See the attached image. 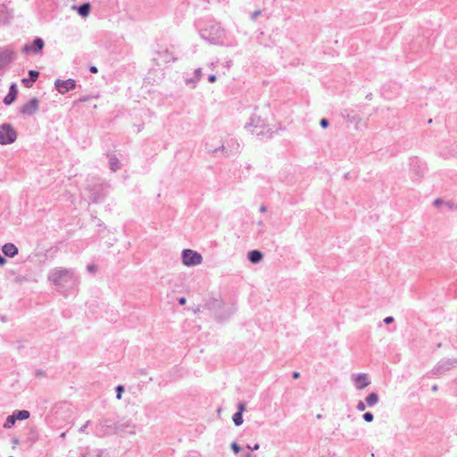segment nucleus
Instances as JSON below:
<instances>
[{
    "label": "nucleus",
    "mask_w": 457,
    "mask_h": 457,
    "mask_svg": "<svg viewBox=\"0 0 457 457\" xmlns=\"http://www.w3.org/2000/svg\"><path fill=\"white\" fill-rule=\"evenodd\" d=\"M253 119H251V122L245 125V129H250L253 126Z\"/></svg>",
    "instance_id": "de8ad7c7"
},
{
    "label": "nucleus",
    "mask_w": 457,
    "mask_h": 457,
    "mask_svg": "<svg viewBox=\"0 0 457 457\" xmlns=\"http://www.w3.org/2000/svg\"><path fill=\"white\" fill-rule=\"evenodd\" d=\"M17 131L10 123L0 125V145H10L17 139Z\"/></svg>",
    "instance_id": "423d86ee"
},
{
    "label": "nucleus",
    "mask_w": 457,
    "mask_h": 457,
    "mask_svg": "<svg viewBox=\"0 0 457 457\" xmlns=\"http://www.w3.org/2000/svg\"><path fill=\"white\" fill-rule=\"evenodd\" d=\"M2 251L4 254L7 257H14L16 254H18V248L15 245L12 243H6L3 245Z\"/></svg>",
    "instance_id": "a211bd4d"
},
{
    "label": "nucleus",
    "mask_w": 457,
    "mask_h": 457,
    "mask_svg": "<svg viewBox=\"0 0 457 457\" xmlns=\"http://www.w3.org/2000/svg\"><path fill=\"white\" fill-rule=\"evenodd\" d=\"M87 100H88V96H84V97L79 99V102H86Z\"/></svg>",
    "instance_id": "603ef678"
},
{
    "label": "nucleus",
    "mask_w": 457,
    "mask_h": 457,
    "mask_svg": "<svg viewBox=\"0 0 457 457\" xmlns=\"http://www.w3.org/2000/svg\"><path fill=\"white\" fill-rule=\"evenodd\" d=\"M258 225H259V226H262V225H263V222H262V221H259V222H258Z\"/></svg>",
    "instance_id": "4d7b16f0"
},
{
    "label": "nucleus",
    "mask_w": 457,
    "mask_h": 457,
    "mask_svg": "<svg viewBox=\"0 0 457 457\" xmlns=\"http://www.w3.org/2000/svg\"><path fill=\"white\" fill-rule=\"evenodd\" d=\"M322 418V415L321 414H318L317 415V419H321Z\"/></svg>",
    "instance_id": "6e6d98bb"
},
{
    "label": "nucleus",
    "mask_w": 457,
    "mask_h": 457,
    "mask_svg": "<svg viewBox=\"0 0 457 457\" xmlns=\"http://www.w3.org/2000/svg\"><path fill=\"white\" fill-rule=\"evenodd\" d=\"M356 409L359 411H363L366 409V404L362 401H360L356 405Z\"/></svg>",
    "instance_id": "c756f323"
},
{
    "label": "nucleus",
    "mask_w": 457,
    "mask_h": 457,
    "mask_svg": "<svg viewBox=\"0 0 457 457\" xmlns=\"http://www.w3.org/2000/svg\"><path fill=\"white\" fill-rule=\"evenodd\" d=\"M230 447L235 453H238L241 451V447L237 442H233Z\"/></svg>",
    "instance_id": "cd10ccee"
},
{
    "label": "nucleus",
    "mask_w": 457,
    "mask_h": 457,
    "mask_svg": "<svg viewBox=\"0 0 457 457\" xmlns=\"http://www.w3.org/2000/svg\"><path fill=\"white\" fill-rule=\"evenodd\" d=\"M76 80L73 79H68L66 80L58 79L54 81V87L56 90L62 95H64L69 91L74 89L76 87Z\"/></svg>",
    "instance_id": "ddd939ff"
},
{
    "label": "nucleus",
    "mask_w": 457,
    "mask_h": 457,
    "mask_svg": "<svg viewBox=\"0 0 457 457\" xmlns=\"http://www.w3.org/2000/svg\"><path fill=\"white\" fill-rule=\"evenodd\" d=\"M39 77V71L30 70L29 71V78H24L21 79V83L25 87H31L33 83L38 79Z\"/></svg>",
    "instance_id": "dca6fc26"
},
{
    "label": "nucleus",
    "mask_w": 457,
    "mask_h": 457,
    "mask_svg": "<svg viewBox=\"0 0 457 457\" xmlns=\"http://www.w3.org/2000/svg\"><path fill=\"white\" fill-rule=\"evenodd\" d=\"M195 75L196 79L199 80L202 76V69L201 68L196 69L195 71Z\"/></svg>",
    "instance_id": "473e14b6"
},
{
    "label": "nucleus",
    "mask_w": 457,
    "mask_h": 457,
    "mask_svg": "<svg viewBox=\"0 0 457 457\" xmlns=\"http://www.w3.org/2000/svg\"><path fill=\"white\" fill-rule=\"evenodd\" d=\"M247 257L252 263L256 264L262 260L263 254L259 250H252L248 253Z\"/></svg>",
    "instance_id": "aec40b11"
},
{
    "label": "nucleus",
    "mask_w": 457,
    "mask_h": 457,
    "mask_svg": "<svg viewBox=\"0 0 457 457\" xmlns=\"http://www.w3.org/2000/svg\"><path fill=\"white\" fill-rule=\"evenodd\" d=\"M347 120L351 122L353 121H360V118L356 116L350 117V115L347 116Z\"/></svg>",
    "instance_id": "c9c22d12"
},
{
    "label": "nucleus",
    "mask_w": 457,
    "mask_h": 457,
    "mask_svg": "<svg viewBox=\"0 0 457 457\" xmlns=\"http://www.w3.org/2000/svg\"><path fill=\"white\" fill-rule=\"evenodd\" d=\"M9 457H13V456H9Z\"/></svg>",
    "instance_id": "bf43d9fd"
},
{
    "label": "nucleus",
    "mask_w": 457,
    "mask_h": 457,
    "mask_svg": "<svg viewBox=\"0 0 457 457\" xmlns=\"http://www.w3.org/2000/svg\"><path fill=\"white\" fill-rule=\"evenodd\" d=\"M355 386L357 389H363L370 384L368 377L365 373H359L354 378Z\"/></svg>",
    "instance_id": "f3484780"
},
{
    "label": "nucleus",
    "mask_w": 457,
    "mask_h": 457,
    "mask_svg": "<svg viewBox=\"0 0 457 457\" xmlns=\"http://www.w3.org/2000/svg\"><path fill=\"white\" fill-rule=\"evenodd\" d=\"M320 125L322 129H327L329 125L328 120L323 118L320 120Z\"/></svg>",
    "instance_id": "c85d7f7f"
},
{
    "label": "nucleus",
    "mask_w": 457,
    "mask_h": 457,
    "mask_svg": "<svg viewBox=\"0 0 457 457\" xmlns=\"http://www.w3.org/2000/svg\"><path fill=\"white\" fill-rule=\"evenodd\" d=\"M12 443L16 445L19 443V440L17 438H13Z\"/></svg>",
    "instance_id": "5fc2aeb1"
},
{
    "label": "nucleus",
    "mask_w": 457,
    "mask_h": 457,
    "mask_svg": "<svg viewBox=\"0 0 457 457\" xmlns=\"http://www.w3.org/2000/svg\"><path fill=\"white\" fill-rule=\"evenodd\" d=\"M363 420L370 423L372 422L374 420V415L370 411H367L362 415Z\"/></svg>",
    "instance_id": "a878e982"
},
{
    "label": "nucleus",
    "mask_w": 457,
    "mask_h": 457,
    "mask_svg": "<svg viewBox=\"0 0 457 457\" xmlns=\"http://www.w3.org/2000/svg\"><path fill=\"white\" fill-rule=\"evenodd\" d=\"M204 308L212 312L218 320H224L230 317L232 312L225 310L224 303L219 298H209Z\"/></svg>",
    "instance_id": "f03ea898"
},
{
    "label": "nucleus",
    "mask_w": 457,
    "mask_h": 457,
    "mask_svg": "<svg viewBox=\"0 0 457 457\" xmlns=\"http://www.w3.org/2000/svg\"><path fill=\"white\" fill-rule=\"evenodd\" d=\"M366 404L370 407L374 406L378 402V395L376 393H370L368 395V396L365 398Z\"/></svg>",
    "instance_id": "5701e85b"
},
{
    "label": "nucleus",
    "mask_w": 457,
    "mask_h": 457,
    "mask_svg": "<svg viewBox=\"0 0 457 457\" xmlns=\"http://www.w3.org/2000/svg\"><path fill=\"white\" fill-rule=\"evenodd\" d=\"M442 204H443L442 199L437 198L434 201V205H436V206H440Z\"/></svg>",
    "instance_id": "58836bf2"
},
{
    "label": "nucleus",
    "mask_w": 457,
    "mask_h": 457,
    "mask_svg": "<svg viewBox=\"0 0 457 457\" xmlns=\"http://www.w3.org/2000/svg\"><path fill=\"white\" fill-rule=\"evenodd\" d=\"M44 375H45V372L43 370H36V376L37 377H42Z\"/></svg>",
    "instance_id": "79ce46f5"
},
{
    "label": "nucleus",
    "mask_w": 457,
    "mask_h": 457,
    "mask_svg": "<svg viewBox=\"0 0 457 457\" xmlns=\"http://www.w3.org/2000/svg\"><path fill=\"white\" fill-rule=\"evenodd\" d=\"M77 9V12L78 13L85 18V17H87L89 12H90V10H91V4L89 3H84L80 5H79L78 7H75Z\"/></svg>",
    "instance_id": "412c9836"
},
{
    "label": "nucleus",
    "mask_w": 457,
    "mask_h": 457,
    "mask_svg": "<svg viewBox=\"0 0 457 457\" xmlns=\"http://www.w3.org/2000/svg\"><path fill=\"white\" fill-rule=\"evenodd\" d=\"M45 46V42L41 37H36L31 44H26L21 48L23 54L33 53L35 54H40Z\"/></svg>",
    "instance_id": "f8f14e48"
},
{
    "label": "nucleus",
    "mask_w": 457,
    "mask_h": 457,
    "mask_svg": "<svg viewBox=\"0 0 457 457\" xmlns=\"http://www.w3.org/2000/svg\"><path fill=\"white\" fill-rule=\"evenodd\" d=\"M232 420L235 424V426L238 427L240 425L243 424V414L240 413V412H236L234 413L233 417H232Z\"/></svg>",
    "instance_id": "b1692460"
},
{
    "label": "nucleus",
    "mask_w": 457,
    "mask_h": 457,
    "mask_svg": "<svg viewBox=\"0 0 457 457\" xmlns=\"http://www.w3.org/2000/svg\"><path fill=\"white\" fill-rule=\"evenodd\" d=\"M393 321H394V318H393L392 316H388V317H386V318L384 319V322H385L386 324H390V323H392Z\"/></svg>",
    "instance_id": "e433bc0d"
},
{
    "label": "nucleus",
    "mask_w": 457,
    "mask_h": 457,
    "mask_svg": "<svg viewBox=\"0 0 457 457\" xmlns=\"http://www.w3.org/2000/svg\"><path fill=\"white\" fill-rule=\"evenodd\" d=\"M95 269H96V267H95L94 265H88V266H87V270H88L90 272L94 271V270H95Z\"/></svg>",
    "instance_id": "09e8293b"
},
{
    "label": "nucleus",
    "mask_w": 457,
    "mask_h": 457,
    "mask_svg": "<svg viewBox=\"0 0 457 457\" xmlns=\"http://www.w3.org/2000/svg\"><path fill=\"white\" fill-rule=\"evenodd\" d=\"M292 378H293L294 379H297V378H300V372H298V371H294V372L292 373Z\"/></svg>",
    "instance_id": "ea45409f"
},
{
    "label": "nucleus",
    "mask_w": 457,
    "mask_h": 457,
    "mask_svg": "<svg viewBox=\"0 0 457 457\" xmlns=\"http://www.w3.org/2000/svg\"><path fill=\"white\" fill-rule=\"evenodd\" d=\"M15 417L13 414L9 415L7 419L5 420V422L4 424V428H11L15 424Z\"/></svg>",
    "instance_id": "393cba45"
},
{
    "label": "nucleus",
    "mask_w": 457,
    "mask_h": 457,
    "mask_svg": "<svg viewBox=\"0 0 457 457\" xmlns=\"http://www.w3.org/2000/svg\"><path fill=\"white\" fill-rule=\"evenodd\" d=\"M216 80H217V77H216V75H214V74H211V75H209V77H208V81H209L210 83H214Z\"/></svg>",
    "instance_id": "f704fd0d"
},
{
    "label": "nucleus",
    "mask_w": 457,
    "mask_h": 457,
    "mask_svg": "<svg viewBox=\"0 0 457 457\" xmlns=\"http://www.w3.org/2000/svg\"><path fill=\"white\" fill-rule=\"evenodd\" d=\"M220 150H222L225 153V156H229L230 154L240 152V144L237 139L231 138L227 142V145H221L220 146L213 149L212 153L215 154Z\"/></svg>",
    "instance_id": "9d476101"
},
{
    "label": "nucleus",
    "mask_w": 457,
    "mask_h": 457,
    "mask_svg": "<svg viewBox=\"0 0 457 457\" xmlns=\"http://www.w3.org/2000/svg\"><path fill=\"white\" fill-rule=\"evenodd\" d=\"M247 448L252 450V451H256L260 448V445L259 444H255L254 445H247Z\"/></svg>",
    "instance_id": "4c0bfd02"
},
{
    "label": "nucleus",
    "mask_w": 457,
    "mask_h": 457,
    "mask_svg": "<svg viewBox=\"0 0 457 457\" xmlns=\"http://www.w3.org/2000/svg\"><path fill=\"white\" fill-rule=\"evenodd\" d=\"M89 71H90L91 73H97L98 72V69L96 66H91L89 68Z\"/></svg>",
    "instance_id": "a19ab883"
},
{
    "label": "nucleus",
    "mask_w": 457,
    "mask_h": 457,
    "mask_svg": "<svg viewBox=\"0 0 457 457\" xmlns=\"http://www.w3.org/2000/svg\"><path fill=\"white\" fill-rule=\"evenodd\" d=\"M115 391H116L117 399H121L122 394L124 392V386L121 385H119L116 386Z\"/></svg>",
    "instance_id": "bb28decb"
},
{
    "label": "nucleus",
    "mask_w": 457,
    "mask_h": 457,
    "mask_svg": "<svg viewBox=\"0 0 457 457\" xmlns=\"http://www.w3.org/2000/svg\"><path fill=\"white\" fill-rule=\"evenodd\" d=\"M107 157L109 158V168L112 171L115 172L120 169V162L115 154L107 153Z\"/></svg>",
    "instance_id": "6ab92c4d"
},
{
    "label": "nucleus",
    "mask_w": 457,
    "mask_h": 457,
    "mask_svg": "<svg viewBox=\"0 0 457 457\" xmlns=\"http://www.w3.org/2000/svg\"><path fill=\"white\" fill-rule=\"evenodd\" d=\"M245 410V403H239L237 404V412H240V413L243 414Z\"/></svg>",
    "instance_id": "7c9ffc66"
},
{
    "label": "nucleus",
    "mask_w": 457,
    "mask_h": 457,
    "mask_svg": "<svg viewBox=\"0 0 457 457\" xmlns=\"http://www.w3.org/2000/svg\"><path fill=\"white\" fill-rule=\"evenodd\" d=\"M136 424L130 420L125 422H116V435H134L136 434Z\"/></svg>",
    "instance_id": "4468645a"
},
{
    "label": "nucleus",
    "mask_w": 457,
    "mask_h": 457,
    "mask_svg": "<svg viewBox=\"0 0 457 457\" xmlns=\"http://www.w3.org/2000/svg\"><path fill=\"white\" fill-rule=\"evenodd\" d=\"M266 210H267V208H266V206H265V205L262 204V205L260 206V212H266Z\"/></svg>",
    "instance_id": "49530a36"
},
{
    "label": "nucleus",
    "mask_w": 457,
    "mask_h": 457,
    "mask_svg": "<svg viewBox=\"0 0 457 457\" xmlns=\"http://www.w3.org/2000/svg\"><path fill=\"white\" fill-rule=\"evenodd\" d=\"M64 436H65V433L63 432L61 434V437H64Z\"/></svg>",
    "instance_id": "13d9d810"
},
{
    "label": "nucleus",
    "mask_w": 457,
    "mask_h": 457,
    "mask_svg": "<svg viewBox=\"0 0 457 457\" xmlns=\"http://www.w3.org/2000/svg\"><path fill=\"white\" fill-rule=\"evenodd\" d=\"M457 365V359H446L440 361L431 370L433 375H442Z\"/></svg>",
    "instance_id": "1a4fd4ad"
},
{
    "label": "nucleus",
    "mask_w": 457,
    "mask_h": 457,
    "mask_svg": "<svg viewBox=\"0 0 457 457\" xmlns=\"http://www.w3.org/2000/svg\"><path fill=\"white\" fill-rule=\"evenodd\" d=\"M201 36L211 44H223L225 31L220 25L213 24L204 29Z\"/></svg>",
    "instance_id": "20e7f679"
},
{
    "label": "nucleus",
    "mask_w": 457,
    "mask_h": 457,
    "mask_svg": "<svg viewBox=\"0 0 457 457\" xmlns=\"http://www.w3.org/2000/svg\"><path fill=\"white\" fill-rule=\"evenodd\" d=\"M47 279L56 287L57 290L66 292L78 287L79 283V277L74 270L57 267L51 270Z\"/></svg>",
    "instance_id": "f257e3e1"
},
{
    "label": "nucleus",
    "mask_w": 457,
    "mask_h": 457,
    "mask_svg": "<svg viewBox=\"0 0 457 457\" xmlns=\"http://www.w3.org/2000/svg\"><path fill=\"white\" fill-rule=\"evenodd\" d=\"M244 457H256V455H254V454H253L251 453H247L245 454Z\"/></svg>",
    "instance_id": "8fccbe9b"
},
{
    "label": "nucleus",
    "mask_w": 457,
    "mask_h": 457,
    "mask_svg": "<svg viewBox=\"0 0 457 457\" xmlns=\"http://www.w3.org/2000/svg\"><path fill=\"white\" fill-rule=\"evenodd\" d=\"M39 108V100L37 97H32L29 102L21 105L19 112L22 115L32 116Z\"/></svg>",
    "instance_id": "9b49d317"
},
{
    "label": "nucleus",
    "mask_w": 457,
    "mask_h": 457,
    "mask_svg": "<svg viewBox=\"0 0 457 457\" xmlns=\"http://www.w3.org/2000/svg\"><path fill=\"white\" fill-rule=\"evenodd\" d=\"M90 423V420H87L79 429V433H84L86 431V428L88 427Z\"/></svg>",
    "instance_id": "2f4dec72"
},
{
    "label": "nucleus",
    "mask_w": 457,
    "mask_h": 457,
    "mask_svg": "<svg viewBox=\"0 0 457 457\" xmlns=\"http://www.w3.org/2000/svg\"><path fill=\"white\" fill-rule=\"evenodd\" d=\"M15 280H16L17 282H19V283H22L23 281H25V280H26V278H25V277H17V278H15Z\"/></svg>",
    "instance_id": "c03bdc74"
},
{
    "label": "nucleus",
    "mask_w": 457,
    "mask_h": 457,
    "mask_svg": "<svg viewBox=\"0 0 457 457\" xmlns=\"http://www.w3.org/2000/svg\"><path fill=\"white\" fill-rule=\"evenodd\" d=\"M261 14V11L260 10H256L254 11L252 15H251V18L252 20H255L259 15Z\"/></svg>",
    "instance_id": "72a5a7b5"
},
{
    "label": "nucleus",
    "mask_w": 457,
    "mask_h": 457,
    "mask_svg": "<svg viewBox=\"0 0 457 457\" xmlns=\"http://www.w3.org/2000/svg\"><path fill=\"white\" fill-rule=\"evenodd\" d=\"M182 262L186 266L199 265L203 262V256L196 251L184 249L181 253Z\"/></svg>",
    "instance_id": "0eeeda50"
},
{
    "label": "nucleus",
    "mask_w": 457,
    "mask_h": 457,
    "mask_svg": "<svg viewBox=\"0 0 457 457\" xmlns=\"http://www.w3.org/2000/svg\"><path fill=\"white\" fill-rule=\"evenodd\" d=\"M138 373H139L140 375H145V374H146V371H145V370L142 369V370H138Z\"/></svg>",
    "instance_id": "3c124183"
},
{
    "label": "nucleus",
    "mask_w": 457,
    "mask_h": 457,
    "mask_svg": "<svg viewBox=\"0 0 457 457\" xmlns=\"http://www.w3.org/2000/svg\"><path fill=\"white\" fill-rule=\"evenodd\" d=\"M16 420H25L29 418V411L27 410H17L12 412Z\"/></svg>",
    "instance_id": "4be33fe9"
},
{
    "label": "nucleus",
    "mask_w": 457,
    "mask_h": 457,
    "mask_svg": "<svg viewBox=\"0 0 457 457\" xmlns=\"http://www.w3.org/2000/svg\"><path fill=\"white\" fill-rule=\"evenodd\" d=\"M109 185L98 179L87 184V189L89 192V199L92 203L97 204L103 201L108 193Z\"/></svg>",
    "instance_id": "7ed1b4c3"
},
{
    "label": "nucleus",
    "mask_w": 457,
    "mask_h": 457,
    "mask_svg": "<svg viewBox=\"0 0 457 457\" xmlns=\"http://www.w3.org/2000/svg\"><path fill=\"white\" fill-rule=\"evenodd\" d=\"M96 435L98 437L116 435V422H112L109 419L100 420L96 427Z\"/></svg>",
    "instance_id": "39448f33"
},
{
    "label": "nucleus",
    "mask_w": 457,
    "mask_h": 457,
    "mask_svg": "<svg viewBox=\"0 0 457 457\" xmlns=\"http://www.w3.org/2000/svg\"><path fill=\"white\" fill-rule=\"evenodd\" d=\"M17 95H18L17 85L15 83H12L9 87L8 94L4 98V101H3L4 104L5 105L12 104L16 100Z\"/></svg>",
    "instance_id": "2eb2a0df"
},
{
    "label": "nucleus",
    "mask_w": 457,
    "mask_h": 457,
    "mask_svg": "<svg viewBox=\"0 0 457 457\" xmlns=\"http://www.w3.org/2000/svg\"><path fill=\"white\" fill-rule=\"evenodd\" d=\"M16 59V54L9 47L0 48V73Z\"/></svg>",
    "instance_id": "6e6552de"
},
{
    "label": "nucleus",
    "mask_w": 457,
    "mask_h": 457,
    "mask_svg": "<svg viewBox=\"0 0 457 457\" xmlns=\"http://www.w3.org/2000/svg\"><path fill=\"white\" fill-rule=\"evenodd\" d=\"M5 262L6 259L4 258V256L0 255V266H3L4 264H5Z\"/></svg>",
    "instance_id": "37998d69"
},
{
    "label": "nucleus",
    "mask_w": 457,
    "mask_h": 457,
    "mask_svg": "<svg viewBox=\"0 0 457 457\" xmlns=\"http://www.w3.org/2000/svg\"><path fill=\"white\" fill-rule=\"evenodd\" d=\"M432 391L436 392L438 389V386L436 385L432 386L431 387Z\"/></svg>",
    "instance_id": "864d4df0"
},
{
    "label": "nucleus",
    "mask_w": 457,
    "mask_h": 457,
    "mask_svg": "<svg viewBox=\"0 0 457 457\" xmlns=\"http://www.w3.org/2000/svg\"><path fill=\"white\" fill-rule=\"evenodd\" d=\"M186 302H187V299L185 297L179 298V304L183 305V304L186 303Z\"/></svg>",
    "instance_id": "a18cd8bd"
}]
</instances>
